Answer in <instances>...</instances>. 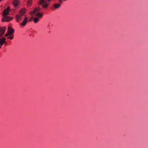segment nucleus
I'll return each instance as SVG.
<instances>
[{
    "mask_svg": "<svg viewBox=\"0 0 148 148\" xmlns=\"http://www.w3.org/2000/svg\"><path fill=\"white\" fill-rule=\"evenodd\" d=\"M10 9V7H8L7 9L4 10L3 13L4 17L2 19V22H8L12 19V18L11 17L7 16L9 14V11Z\"/></svg>",
    "mask_w": 148,
    "mask_h": 148,
    "instance_id": "obj_1",
    "label": "nucleus"
},
{
    "mask_svg": "<svg viewBox=\"0 0 148 148\" xmlns=\"http://www.w3.org/2000/svg\"><path fill=\"white\" fill-rule=\"evenodd\" d=\"M23 18L22 15L20 14H17L16 15L15 18L16 20V21L19 23H20V21Z\"/></svg>",
    "mask_w": 148,
    "mask_h": 148,
    "instance_id": "obj_2",
    "label": "nucleus"
},
{
    "mask_svg": "<svg viewBox=\"0 0 148 148\" xmlns=\"http://www.w3.org/2000/svg\"><path fill=\"white\" fill-rule=\"evenodd\" d=\"M28 18L27 17H25L23 21V22L21 23H20L19 24L20 25L22 26L23 27H24L27 24L28 21Z\"/></svg>",
    "mask_w": 148,
    "mask_h": 148,
    "instance_id": "obj_3",
    "label": "nucleus"
},
{
    "mask_svg": "<svg viewBox=\"0 0 148 148\" xmlns=\"http://www.w3.org/2000/svg\"><path fill=\"white\" fill-rule=\"evenodd\" d=\"M6 28L5 27H0V36H2L4 34Z\"/></svg>",
    "mask_w": 148,
    "mask_h": 148,
    "instance_id": "obj_4",
    "label": "nucleus"
},
{
    "mask_svg": "<svg viewBox=\"0 0 148 148\" xmlns=\"http://www.w3.org/2000/svg\"><path fill=\"white\" fill-rule=\"evenodd\" d=\"M40 10V8H34L33 10L32 11L30 12V14L32 15L35 14L36 11H38V12Z\"/></svg>",
    "mask_w": 148,
    "mask_h": 148,
    "instance_id": "obj_5",
    "label": "nucleus"
},
{
    "mask_svg": "<svg viewBox=\"0 0 148 148\" xmlns=\"http://www.w3.org/2000/svg\"><path fill=\"white\" fill-rule=\"evenodd\" d=\"M14 29L12 28L11 27L8 26V32L10 33V34H13L14 33Z\"/></svg>",
    "mask_w": 148,
    "mask_h": 148,
    "instance_id": "obj_6",
    "label": "nucleus"
},
{
    "mask_svg": "<svg viewBox=\"0 0 148 148\" xmlns=\"http://www.w3.org/2000/svg\"><path fill=\"white\" fill-rule=\"evenodd\" d=\"M6 40V39L5 38H0V45H3L4 43L6 44V42H5Z\"/></svg>",
    "mask_w": 148,
    "mask_h": 148,
    "instance_id": "obj_7",
    "label": "nucleus"
},
{
    "mask_svg": "<svg viewBox=\"0 0 148 148\" xmlns=\"http://www.w3.org/2000/svg\"><path fill=\"white\" fill-rule=\"evenodd\" d=\"M26 11V10L25 8L21 9L19 12V14L23 16L25 14Z\"/></svg>",
    "mask_w": 148,
    "mask_h": 148,
    "instance_id": "obj_8",
    "label": "nucleus"
},
{
    "mask_svg": "<svg viewBox=\"0 0 148 148\" xmlns=\"http://www.w3.org/2000/svg\"><path fill=\"white\" fill-rule=\"evenodd\" d=\"M13 4L15 7L18 6L19 4V1L18 0H15L13 2Z\"/></svg>",
    "mask_w": 148,
    "mask_h": 148,
    "instance_id": "obj_9",
    "label": "nucleus"
},
{
    "mask_svg": "<svg viewBox=\"0 0 148 148\" xmlns=\"http://www.w3.org/2000/svg\"><path fill=\"white\" fill-rule=\"evenodd\" d=\"M60 5L61 4H60L54 3L53 4V7L56 9L59 8L60 6Z\"/></svg>",
    "mask_w": 148,
    "mask_h": 148,
    "instance_id": "obj_10",
    "label": "nucleus"
},
{
    "mask_svg": "<svg viewBox=\"0 0 148 148\" xmlns=\"http://www.w3.org/2000/svg\"><path fill=\"white\" fill-rule=\"evenodd\" d=\"M43 14L42 13H40L38 12L36 14V16L39 17H42V16Z\"/></svg>",
    "mask_w": 148,
    "mask_h": 148,
    "instance_id": "obj_11",
    "label": "nucleus"
},
{
    "mask_svg": "<svg viewBox=\"0 0 148 148\" xmlns=\"http://www.w3.org/2000/svg\"><path fill=\"white\" fill-rule=\"evenodd\" d=\"M32 0H28L27 3V5L29 6V5L30 6L32 4Z\"/></svg>",
    "mask_w": 148,
    "mask_h": 148,
    "instance_id": "obj_12",
    "label": "nucleus"
},
{
    "mask_svg": "<svg viewBox=\"0 0 148 148\" xmlns=\"http://www.w3.org/2000/svg\"><path fill=\"white\" fill-rule=\"evenodd\" d=\"M34 22L35 23H37L39 21V18H34Z\"/></svg>",
    "mask_w": 148,
    "mask_h": 148,
    "instance_id": "obj_13",
    "label": "nucleus"
},
{
    "mask_svg": "<svg viewBox=\"0 0 148 148\" xmlns=\"http://www.w3.org/2000/svg\"><path fill=\"white\" fill-rule=\"evenodd\" d=\"M14 38V35L12 34L10 36H9V37H8V38L10 39L11 40L12 39Z\"/></svg>",
    "mask_w": 148,
    "mask_h": 148,
    "instance_id": "obj_14",
    "label": "nucleus"
},
{
    "mask_svg": "<svg viewBox=\"0 0 148 148\" xmlns=\"http://www.w3.org/2000/svg\"><path fill=\"white\" fill-rule=\"evenodd\" d=\"M10 33H9L8 32V33L6 34L5 35V36H8L9 35H10Z\"/></svg>",
    "mask_w": 148,
    "mask_h": 148,
    "instance_id": "obj_15",
    "label": "nucleus"
},
{
    "mask_svg": "<svg viewBox=\"0 0 148 148\" xmlns=\"http://www.w3.org/2000/svg\"><path fill=\"white\" fill-rule=\"evenodd\" d=\"M59 2H60V3L59 4H61V3H62V0H59Z\"/></svg>",
    "mask_w": 148,
    "mask_h": 148,
    "instance_id": "obj_16",
    "label": "nucleus"
},
{
    "mask_svg": "<svg viewBox=\"0 0 148 148\" xmlns=\"http://www.w3.org/2000/svg\"><path fill=\"white\" fill-rule=\"evenodd\" d=\"M2 45H0V49L1 48V46Z\"/></svg>",
    "mask_w": 148,
    "mask_h": 148,
    "instance_id": "obj_17",
    "label": "nucleus"
},
{
    "mask_svg": "<svg viewBox=\"0 0 148 148\" xmlns=\"http://www.w3.org/2000/svg\"><path fill=\"white\" fill-rule=\"evenodd\" d=\"M32 20V19H29V21H31Z\"/></svg>",
    "mask_w": 148,
    "mask_h": 148,
    "instance_id": "obj_18",
    "label": "nucleus"
},
{
    "mask_svg": "<svg viewBox=\"0 0 148 148\" xmlns=\"http://www.w3.org/2000/svg\"><path fill=\"white\" fill-rule=\"evenodd\" d=\"M64 1H67V0H64Z\"/></svg>",
    "mask_w": 148,
    "mask_h": 148,
    "instance_id": "obj_19",
    "label": "nucleus"
},
{
    "mask_svg": "<svg viewBox=\"0 0 148 148\" xmlns=\"http://www.w3.org/2000/svg\"><path fill=\"white\" fill-rule=\"evenodd\" d=\"M1 1V0H0V1Z\"/></svg>",
    "mask_w": 148,
    "mask_h": 148,
    "instance_id": "obj_20",
    "label": "nucleus"
}]
</instances>
